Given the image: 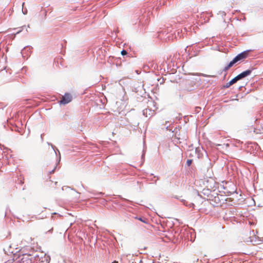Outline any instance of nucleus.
Returning a JSON list of instances; mask_svg holds the SVG:
<instances>
[{
    "instance_id": "nucleus-4",
    "label": "nucleus",
    "mask_w": 263,
    "mask_h": 263,
    "mask_svg": "<svg viewBox=\"0 0 263 263\" xmlns=\"http://www.w3.org/2000/svg\"><path fill=\"white\" fill-rule=\"evenodd\" d=\"M251 50H247L241 53L238 54L236 57L233 58L234 62L236 63L237 62L240 61L242 60L246 59L248 57L249 52L251 51Z\"/></svg>"
},
{
    "instance_id": "nucleus-27",
    "label": "nucleus",
    "mask_w": 263,
    "mask_h": 263,
    "mask_svg": "<svg viewBox=\"0 0 263 263\" xmlns=\"http://www.w3.org/2000/svg\"><path fill=\"white\" fill-rule=\"evenodd\" d=\"M244 86H240L238 87V89L239 90H241L242 88H243Z\"/></svg>"
},
{
    "instance_id": "nucleus-17",
    "label": "nucleus",
    "mask_w": 263,
    "mask_h": 263,
    "mask_svg": "<svg viewBox=\"0 0 263 263\" xmlns=\"http://www.w3.org/2000/svg\"><path fill=\"white\" fill-rule=\"evenodd\" d=\"M25 4V3H23L22 4V12L24 14H26L27 13V9L26 8H24V5Z\"/></svg>"
},
{
    "instance_id": "nucleus-31",
    "label": "nucleus",
    "mask_w": 263,
    "mask_h": 263,
    "mask_svg": "<svg viewBox=\"0 0 263 263\" xmlns=\"http://www.w3.org/2000/svg\"><path fill=\"white\" fill-rule=\"evenodd\" d=\"M112 263H118V262L116 260H115Z\"/></svg>"
},
{
    "instance_id": "nucleus-26",
    "label": "nucleus",
    "mask_w": 263,
    "mask_h": 263,
    "mask_svg": "<svg viewBox=\"0 0 263 263\" xmlns=\"http://www.w3.org/2000/svg\"><path fill=\"white\" fill-rule=\"evenodd\" d=\"M237 193H236V192H235L234 193H231V196H232V195H233V196L234 195H237Z\"/></svg>"
},
{
    "instance_id": "nucleus-2",
    "label": "nucleus",
    "mask_w": 263,
    "mask_h": 263,
    "mask_svg": "<svg viewBox=\"0 0 263 263\" xmlns=\"http://www.w3.org/2000/svg\"><path fill=\"white\" fill-rule=\"evenodd\" d=\"M33 257L29 254H25L19 255L13 259L12 263H31Z\"/></svg>"
},
{
    "instance_id": "nucleus-10",
    "label": "nucleus",
    "mask_w": 263,
    "mask_h": 263,
    "mask_svg": "<svg viewBox=\"0 0 263 263\" xmlns=\"http://www.w3.org/2000/svg\"><path fill=\"white\" fill-rule=\"evenodd\" d=\"M181 202L182 204L186 206H189L190 208H193L194 204L192 202H189L187 201L184 199H181Z\"/></svg>"
},
{
    "instance_id": "nucleus-6",
    "label": "nucleus",
    "mask_w": 263,
    "mask_h": 263,
    "mask_svg": "<svg viewBox=\"0 0 263 263\" xmlns=\"http://www.w3.org/2000/svg\"><path fill=\"white\" fill-rule=\"evenodd\" d=\"M32 48L30 46H27L25 47L21 51V54L24 58L27 59L30 56L32 52L31 49Z\"/></svg>"
},
{
    "instance_id": "nucleus-30",
    "label": "nucleus",
    "mask_w": 263,
    "mask_h": 263,
    "mask_svg": "<svg viewBox=\"0 0 263 263\" xmlns=\"http://www.w3.org/2000/svg\"><path fill=\"white\" fill-rule=\"evenodd\" d=\"M5 263H12L11 260H8V261L5 262Z\"/></svg>"
},
{
    "instance_id": "nucleus-14",
    "label": "nucleus",
    "mask_w": 263,
    "mask_h": 263,
    "mask_svg": "<svg viewBox=\"0 0 263 263\" xmlns=\"http://www.w3.org/2000/svg\"><path fill=\"white\" fill-rule=\"evenodd\" d=\"M0 148H1V150L3 151V153H6L8 151H11L10 149H9L8 147H5L4 145H1V144H0Z\"/></svg>"
},
{
    "instance_id": "nucleus-8",
    "label": "nucleus",
    "mask_w": 263,
    "mask_h": 263,
    "mask_svg": "<svg viewBox=\"0 0 263 263\" xmlns=\"http://www.w3.org/2000/svg\"><path fill=\"white\" fill-rule=\"evenodd\" d=\"M143 115L146 117L151 118L155 114L154 110L151 109L146 108L143 110Z\"/></svg>"
},
{
    "instance_id": "nucleus-18",
    "label": "nucleus",
    "mask_w": 263,
    "mask_h": 263,
    "mask_svg": "<svg viewBox=\"0 0 263 263\" xmlns=\"http://www.w3.org/2000/svg\"><path fill=\"white\" fill-rule=\"evenodd\" d=\"M92 194H93V196H100L104 195V193L102 192L92 193Z\"/></svg>"
},
{
    "instance_id": "nucleus-16",
    "label": "nucleus",
    "mask_w": 263,
    "mask_h": 263,
    "mask_svg": "<svg viewBox=\"0 0 263 263\" xmlns=\"http://www.w3.org/2000/svg\"><path fill=\"white\" fill-rule=\"evenodd\" d=\"M148 65H149V69L151 68H154V69H155L156 68V65H155V64L152 62H149Z\"/></svg>"
},
{
    "instance_id": "nucleus-11",
    "label": "nucleus",
    "mask_w": 263,
    "mask_h": 263,
    "mask_svg": "<svg viewBox=\"0 0 263 263\" xmlns=\"http://www.w3.org/2000/svg\"><path fill=\"white\" fill-rule=\"evenodd\" d=\"M69 189H70L71 190H72L76 193L77 196L75 197V198H76L77 199L79 197V196H78V195L80 194V193H79L78 192H77L74 189L71 188L70 187H69L68 186H64L62 187V190L63 191H65V190L66 191V190H69Z\"/></svg>"
},
{
    "instance_id": "nucleus-36",
    "label": "nucleus",
    "mask_w": 263,
    "mask_h": 263,
    "mask_svg": "<svg viewBox=\"0 0 263 263\" xmlns=\"http://www.w3.org/2000/svg\"><path fill=\"white\" fill-rule=\"evenodd\" d=\"M223 13L224 15H226L225 12H223Z\"/></svg>"
},
{
    "instance_id": "nucleus-12",
    "label": "nucleus",
    "mask_w": 263,
    "mask_h": 263,
    "mask_svg": "<svg viewBox=\"0 0 263 263\" xmlns=\"http://www.w3.org/2000/svg\"><path fill=\"white\" fill-rule=\"evenodd\" d=\"M253 132L256 134H263V126L261 128H253Z\"/></svg>"
},
{
    "instance_id": "nucleus-15",
    "label": "nucleus",
    "mask_w": 263,
    "mask_h": 263,
    "mask_svg": "<svg viewBox=\"0 0 263 263\" xmlns=\"http://www.w3.org/2000/svg\"><path fill=\"white\" fill-rule=\"evenodd\" d=\"M21 29L19 30L18 31L16 32V34L20 33L21 32H22V31H23L25 29H26V32H28V30L27 29V26L25 25L22 26L21 27Z\"/></svg>"
},
{
    "instance_id": "nucleus-38",
    "label": "nucleus",
    "mask_w": 263,
    "mask_h": 263,
    "mask_svg": "<svg viewBox=\"0 0 263 263\" xmlns=\"http://www.w3.org/2000/svg\"><path fill=\"white\" fill-rule=\"evenodd\" d=\"M66 214H70V213H68V212H67V213H66Z\"/></svg>"
},
{
    "instance_id": "nucleus-13",
    "label": "nucleus",
    "mask_w": 263,
    "mask_h": 263,
    "mask_svg": "<svg viewBox=\"0 0 263 263\" xmlns=\"http://www.w3.org/2000/svg\"><path fill=\"white\" fill-rule=\"evenodd\" d=\"M135 218L140 220L141 221H142V222H144L145 223H149L148 219L146 218H145V217H136Z\"/></svg>"
},
{
    "instance_id": "nucleus-1",
    "label": "nucleus",
    "mask_w": 263,
    "mask_h": 263,
    "mask_svg": "<svg viewBox=\"0 0 263 263\" xmlns=\"http://www.w3.org/2000/svg\"><path fill=\"white\" fill-rule=\"evenodd\" d=\"M252 71V69H247L241 73L238 74L235 78H233L230 81L224 85L223 87L224 88H228L233 84L236 83L238 81L240 80L251 74Z\"/></svg>"
},
{
    "instance_id": "nucleus-39",
    "label": "nucleus",
    "mask_w": 263,
    "mask_h": 263,
    "mask_svg": "<svg viewBox=\"0 0 263 263\" xmlns=\"http://www.w3.org/2000/svg\"><path fill=\"white\" fill-rule=\"evenodd\" d=\"M263 205H260V206H262Z\"/></svg>"
},
{
    "instance_id": "nucleus-24",
    "label": "nucleus",
    "mask_w": 263,
    "mask_h": 263,
    "mask_svg": "<svg viewBox=\"0 0 263 263\" xmlns=\"http://www.w3.org/2000/svg\"><path fill=\"white\" fill-rule=\"evenodd\" d=\"M220 199L219 198V197H214V201L215 202H216V203H218L219 201H220Z\"/></svg>"
},
{
    "instance_id": "nucleus-21",
    "label": "nucleus",
    "mask_w": 263,
    "mask_h": 263,
    "mask_svg": "<svg viewBox=\"0 0 263 263\" xmlns=\"http://www.w3.org/2000/svg\"><path fill=\"white\" fill-rule=\"evenodd\" d=\"M143 69L144 70H147L149 69V66L148 64L144 65L143 66Z\"/></svg>"
},
{
    "instance_id": "nucleus-33",
    "label": "nucleus",
    "mask_w": 263,
    "mask_h": 263,
    "mask_svg": "<svg viewBox=\"0 0 263 263\" xmlns=\"http://www.w3.org/2000/svg\"><path fill=\"white\" fill-rule=\"evenodd\" d=\"M154 183L155 184H156V183H157V180H155Z\"/></svg>"
},
{
    "instance_id": "nucleus-35",
    "label": "nucleus",
    "mask_w": 263,
    "mask_h": 263,
    "mask_svg": "<svg viewBox=\"0 0 263 263\" xmlns=\"http://www.w3.org/2000/svg\"><path fill=\"white\" fill-rule=\"evenodd\" d=\"M7 213H8V211H6L5 212V214H7Z\"/></svg>"
},
{
    "instance_id": "nucleus-23",
    "label": "nucleus",
    "mask_w": 263,
    "mask_h": 263,
    "mask_svg": "<svg viewBox=\"0 0 263 263\" xmlns=\"http://www.w3.org/2000/svg\"><path fill=\"white\" fill-rule=\"evenodd\" d=\"M119 198H121V204H122V203L124 202V201H129L128 200H127L126 199H125V198H122L121 197V196H118Z\"/></svg>"
},
{
    "instance_id": "nucleus-25",
    "label": "nucleus",
    "mask_w": 263,
    "mask_h": 263,
    "mask_svg": "<svg viewBox=\"0 0 263 263\" xmlns=\"http://www.w3.org/2000/svg\"><path fill=\"white\" fill-rule=\"evenodd\" d=\"M43 135L44 134H41V141L43 142V141H44V139H43Z\"/></svg>"
},
{
    "instance_id": "nucleus-28",
    "label": "nucleus",
    "mask_w": 263,
    "mask_h": 263,
    "mask_svg": "<svg viewBox=\"0 0 263 263\" xmlns=\"http://www.w3.org/2000/svg\"><path fill=\"white\" fill-rule=\"evenodd\" d=\"M164 5V2H163V3H161V1L159 2V5Z\"/></svg>"
},
{
    "instance_id": "nucleus-5",
    "label": "nucleus",
    "mask_w": 263,
    "mask_h": 263,
    "mask_svg": "<svg viewBox=\"0 0 263 263\" xmlns=\"http://www.w3.org/2000/svg\"><path fill=\"white\" fill-rule=\"evenodd\" d=\"M72 96L69 93H65L60 101V104L66 105L72 100Z\"/></svg>"
},
{
    "instance_id": "nucleus-19",
    "label": "nucleus",
    "mask_w": 263,
    "mask_h": 263,
    "mask_svg": "<svg viewBox=\"0 0 263 263\" xmlns=\"http://www.w3.org/2000/svg\"><path fill=\"white\" fill-rule=\"evenodd\" d=\"M193 162V160L192 159H187V161H186V165L187 166H191V165L192 164Z\"/></svg>"
},
{
    "instance_id": "nucleus-32",
    "label": "nucleus",
    "mask_w": 263,
    "mask_h": 263,
    "mask_svg": "<svg viewBox=\"0 0 263 263\" xmlns=\"http://www.w3.org/2000/svg\"><path fill=\"white\" fill-rule=\"evenodd\" d=\"M51 214H58V213H57V212H53V213H52Z\"/></svg>"
},
{
    "instance_id": "nucleus-20",
    "label": "nucleus",
    "mask_w": 263,
    "mask_h": 263,
    "mask_svg": "<svg viewBox=\"0 0 263 263\" xmlns=\"http://www.w3.org/2000/svg\"><path fill=\"white\" fill-rule=\"evenodd\" d=\"M145 152H146V148L144 147V148L143 149V152H142V156H141V159H144V156H145Z\"/></svg>"
},
{
    "instance_id": "nucleus-7",
    "label": "nucleus",
    "mask_w": 263,
    "mask_h": 263,
    "mask_svg": "<svg viewBox=\"0 0 263 263\" xmlns=\"http://www.w3.org/2000/svg\"><path fill=\"white\" fill-rule=\"evenodd\" d=\"M141 13H142V15L139 17L140 22H143V20H144L145 22L148 21V16L152 13L150 10L148 11L146 15L144 14L145 13V10H144L143 12L141 11Z\"/></svg>"
},
{
    "instance_id": "nucleus-34",
    "label": "nucleus",
    "mask_w": 263,
    "mask_h": 263,
    "mask_svg": "<svg viewBox=\"0 0 263 263\" xmlns=\"http://www.w3.org/2000/svg\"><path fill=\"white\" fill-rule=\"evenodd\" d=\"M158 8H159V6H157V7H156V10H158Z\"/></svg>"
},
{
    "instance_id": "nucleus-3",
    "label": "nucleus",
    "mask_w": 263,
    "mask_h": 263,
    "mask_svg": "<svg viewBox=\"0 0 263 263\" xmlns=\"http://www.w3.org/2000/svg\"><path fill=\"white\" fill-rule=\"evenodd\" d=\"M47 144L48 145L51 146V148L54 151L55 155L58 157L57 159L56 166L54 167V168L52 170H51V171L49 172V174H51L54 173V172L55 171V170L57 167L58 164L60 163V162L61 161V154H60V152L59 151V149L58 148H57L54 145H53L52 144H51V143H49V142H47Z\"/></svg>"
},
{
    "instance_id": "nucleus-37",
    "label": "nucleus",
    "mask_w": 263,
    "mask_h": 263,
    "mask_svg": "<svg viewBox=\"0 0 263 263\" xmlns=\"http://www.w3.org/2000/svg\"><path fill=\"white\" fill-rule=\"evenodd\" d=\"M27 27H28V28H29V27H30V26H29V25L27 26Z\"/></svg>"
},
{
    "instance_id": "nucleus-9",
    "label": "nucleus",
    "mask_w": 263,
    "mask_h": 263,
    "mask_svg": "<svg viewBox=\"0 0 263 263\" xmlns=\"http://www.w3.org/2000/svg\"><path fill=\"white\" fill-rule=\"evenodd\" d=\"M235 64V62H234L233 60H232L226 66L224 67L222 71L219 72V74H221L223 72H227V70L232 67Z\"/></svg>"
},
{
    "instance_id": "nucleus-29",
    "label": "nucleus",
    "mask_w": 263,
    "mask_h": 263,
    "mask_svg": "<svg viewBox=\"0 0 263 263\" xmlns=\"http://www.w3.org/2000/svg\"><path fill=\"white\" fill-rule=\"evenodd\" d=\"M224 76H223V79H224L226 78V77L227 74V72H224Z\"/></svg>"
},
{
    "instance_id": "nucleus-22",
    "label": "nucleus",
    "mask_w": 263,
    "mask_h": 263,
    "mask_svg": "<svg viewBox=\"0 0 263 263\" xmlns=\"http://www.w3.org/2000/svg\"><path fill=\"white\" fill-rule=\"evenodd\" d=\"M121 53L123 56H124L127 54V52L125 49H123L121 51Z\"/></svg>"
}]
</instances>
